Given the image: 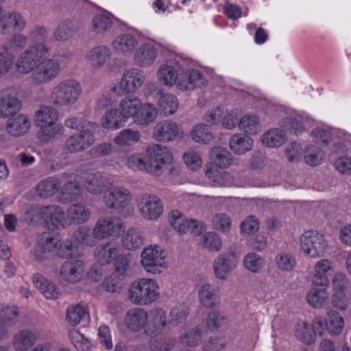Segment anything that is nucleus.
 <instances>
[{"instance_id":"nucleus-24","label":"nucleus","mask_w":351,"mask_h":351,"mask_svg":"<svg viewBox=\"0 0 351 351\" xmlns=\"http://www.w3.org/2000/svg\"><path fill=\"white\" fill-rule=\"evenodd\" d=\"M36 341V335L34 332L24 329L19 331L12 339V344L17 351H26Z\"/></svg>"},{"instance_id":"nucleus-59","label":"nucleus","mask_w":351,"mask_h":351,"mask_svg":"<svg viewBox=\"0 0 351 351\" xmlns=\"http://www.w3.org/2000/svg\"><path fill=\"white\" fill-rule=\"evenodd\" d=\"M82 189L77 182H69L66 183L62 189V198L66 201L75 200L81 195Z\"/></svg>"},{"instance_id":"nucleus-27","label":"nucleus","mask_w":351,"mask_h":351,"mask_svg":"<svg viewBox=\"0 0 351 351\" xmlns=\"http://www.w3.org/2000/svg\"><path fill=\"white\" fill-rule=\"evenodd\" d=\"M230 149L236 154H244L253 147V140L247 135L235 134L229 140Z\"/></svg>"},{"instance_id":"nucleus-26","label":"nucleus","mask_w":351,"mask_h":351,"mask_svg":"<svg viewBox=\"0 0 351 351\" xmlns=\"http://www.w3.org/2000/svg\"><path fill=\"white\" fill-rule=\"evenodd\" d=\"M29 125L30 121L26 116L15 114L8 121L7 130L12 136H21L27 132Z\"/></svg>"},{"instance_id":"nucleus-7","label":"nucleus","mask_w":351,"mask_h":351,"mask_svg":"<svg viewBox=\"0 0 351 351\" xmlns=\"http://www.w3.org/2000/svg\"><path fill=\"white\" fill-rule=\"evenodd\" d=\"M169 221L175 230L180 234L191 232L195 236L201 235L205 230L204 224L197 220L187 219L179 210H171L169 214Z\"/></svg>"},{"instance_id":"nucleus-53","label":"nucleus","mask_w":351,"mask_h":351,"mask_svg":"<svg viewBox=\"0 0 351 351\" xmlns=\"http://www.w3.org/2000/svg\"><path fill=\"white\" fill-rule=\"evenodd\" d=\"M178 74L173 66L165 64L159 69L158 77L160 82L164 85L172 86L176 82Z\"/></svg>"},{"instance_id":"nucleus-44","label":"nucleus","mask_w":351,"mask_h":351,"mask_svg":"<svg viewBox=\"0 0 351 351\" xmlns=\"http://www.w3.org/2000/svg\"><path fill=\"white\" fill-rule=\"evenodd\" d=\"M123 247L129 250H135L143 244V237L140 231L130 228L122 239Z\"/></svg>"},{"instance_id":"nucleus-64","label":"nucleus","mask_w":351,"mask_h":351,"mask_svg":"<svg viewBox=\"0 0 351 351\" xmlns=\"http://www.w3.org/2000/svg\"><path fill=\"white\" fill-rule=\"evenodd\" d=\"M48 32L45 27L42 25H36L34 27L30 32V38L33 40L35 43L34 47H38L40 45H45V42L48 38Z\"/></svg>"},{"instance_id":"nucleus-56","label":"nucleus","mask_w":351,"mask_h":351,"mask_svg":"<svg viewBox=\"0 0 351 351\" xmlns=\"http://www.w3.org/2000/svg\"><path fill=\"white\" fill-rule=\"evenodd\" d=\"M213 228L222 233L228 234L231 229L232 221L230 217L225 213H217L212 219Z\"/></svg>"},{"instance_id":"nucleus-40","label":"nucleus","mask_w":351,"mask_h":351,"mask_svg":"<svg viewBox=\"0 0 351 351\" xmlns=\"http://www.w3.org/2000/svg\"><path fill=\"white\" fill-rule=\"evenodd\" d=\"M77 31V27L75 23L66 19L58 24L56 28L53 36L56 40L64 41L71 38Z\"/></svg>"},{"instance_id":"nucleus-62","label":"nucleus","mask_w":351,"mask_h":351,"mask_svg":"<svg viewBox=\"0 0 351 351\" xmlns=\"http://www.w3.org/2000/svg\"><path fill=\"white\" fill-rule=\"evenodd\" d=\"M275 262L278 269L287 271H291L296 264L294 257L285 252L278 254Z\"/></svg>"},{"instance_id":"nucleus-36","label":"nucleus","mask_w":351,"mask_h":351,"mask_svg":"<svg viewBox=\"0 0 351 351\" xmlns=\"http://www.w3.org/2000/svg\"><path fill=\"white\" fill-rule=\"evenodd\" d=\"M109 180L100 173L89 175L86 182V189L90 193H99L110 185Z\"/></svg>"},{"instance_id":"nucleus-29","label":"nucleus","mask_w":351,"mask_h":351,"mask_svg":"<svg viewBox=\"0 0 351 351\" xmlns=\"http://www.w3.org/2000/svg\"><path fill=\"white\" fill-rule=\"evenodd\" d=\"M319 287L315 286L306 295L308 304L315 308L324 307L328 304L329 300V293L326 290L327 287Z\"/></svg>"},{"instance_id":"nucleus-31","label":"nucleus","mask_w":351,"mask_h":351,"mask_svg":"<svg viewBox=\"0 0 351 351\" xmlns=\"http://www.w3.org/2000/svg\"><path fill=\"white\" fill-rule=\"evenodd\" d=\"M90 217V211L80 204L71 205L67 210V218L71 223L82 224Z\"/></svg>"},{"instance_id":"nucleus-61","label":"nucleus","mask_w":351,"mask_h":351,"mask_svg":"<svg viewBox=\"0 0 351 351\" xmlns=\"http://www.w3.org/2000/svg\"><path fill=\"white\" fill-rule=\"evenodd\" d=\"M259 229V221L254 215L247 216L240 224V232L243 235H250Z\"/></svg>"},{"instance_id":"nucleus-32","label":"nucleus","mask_w":351,"mask_h":351,"mask_svg":"<svg viewBox=\"0 0 351 351\" xmlns=\"http://www.w3.org/2000/svg\"><path fill=\"white\" fill-rule=\"evenodd\" d=\"M125 121L124 116L119 108L107 111L101 120L103 127L111 130L123 127Z\"/></svg>"},{"instance_id":"nucleus-6","label":"nucleus","mask_w":351,"mask_h":351,"mask_svg":"<svg viewBox=\"0 0 351 351\" xmlns=\"http://www.w3.org/2000/svg\"><path fill=\"white\" fill-rule=\"evenodd\" d=\"M49 47L46 45L29 47L19 57L16 62L18 71L21 73H28L34 71L40 62L41 56L48 53Z\"/></svg>"},{"instance_id":"nucleus-48","label":"nucleus","mask_w":351,"mask_h":351,"mask_svg":"<svg viewBox=\"0 0 351 351\" xmlns=\"http://www.w3.org/2000/svg\"><path fill=\"white\" fill-rule=\"evenodd\" d=\"M262 141L267 147H278L285 143L286 136L282 130L272 129L263 136Z\"/></svg>"},{"instance_id":"nucleus-46","label":"nucleus","mask_w":351,"mask_h":351,"mask_svg":"<svg viewBox=\"0 0 351 351\" xmlns=\"http://www.w3.org/2000/svg\"><path fill=\"white\" fill-rule=\"evenodd\" d=\"M295 336L298 339L307 345L315 341V332L312 326L305 322H300L297 324Z\"/></svg>"},{"instance_id":"nucleus-58","label":"nucleus","mask_w":351,"mask_h":351,"mask_svg":"<svg viewBox=\"0 0 351 351\" xmlns=\"http://www.w3.org/2000/svg\"><path fill=\"white\" fill-rule=\"evenodd\" d=\"M69 337L73 346L79 351H89L90 342L76 330H70Z\"/></svg>"},{"instance_id":"nucleus-16","label":"nucleus","mask_w":351,"mask_h":351,"mask_svg":"<svg viewBox=\"0 0 351 351\" xmlns=\"http://www.w3.org/2000/svg\"><path fill=\"white\" fill-rule=\"evenodd\" d=\"M84 271V263L82 260L66 261L60 267V277L69 283H75L81 280Z\"/></svg>"},{"instance_id":"nucleus-49","label":"nucleus","mask_w":351,"mask_h":351,"mask_svg":"<svg viewBox=\"0 0 351 351\" xmlns=\"http://www.w3.org/2000/svg\"><path fill=\"white\" fill-rule=\"evenodd\" d=\"M324 157V152L317 145L308 146L304 152L305 162L311 167H316L320 165Z\"/></svg>"},{"instance_id":"nucleus-12","label":"nucleus","mask_w":351,"mask_h":351,"mask_svg":"<svg viewBox=\"0 0 351 351\" xmlns=\"http://www.w3.org/2000/svg\"><path fill=\"white\" fill-rule=\"evenodd\" d=\"M122 222L117 217H105L99 219L93 230L95 239H101L107 237L117 236L120 234Z\"/></svg>"},{"instance_id":"nucleus-18","label":"nucleus","mask_w":351,"mask_h":351,"mask_svg":"<svg viewBox=\"0 0 351 351\" xmlns=\"http://www.w3.org/2000/svg\"><path fill=\"white\" fill-rule=\"evenodd\" d=\"M179 134L178 125L169 120L158 123L153 130V136L158 141L168 142L175 140Z\"/></svg>"},{"instance_id":"nucleus-13","label":"nucleus","mask_w":351,"mask_h":351,"mask_svg":"<svg viewBox=\"0 0 351 351\" xmlns=\"http://www.w3.org/2000/svg\"><path fill=\"white\" fill-rule=\"evenodd\" d=\"M130 191L121 186L110 187L103 197L105 204L110 208L119 209L125 207L130 200Z\"/></svg>"},{"instance_id":"nucleus-30","label":"nucleus","mask_w":351,"mask_h":351,"mask_svg":"<svg viewBox=\"0 0 351 351\" xmlns=\"http://www.w3.org/2000/svg\"><path fill=\"white\" fill-rule=\"evenodd\" d=\"M209 157L212 163L221 169L228 167L232 162L231 153L221 147H216L212 149Z\"/></svg>"},{"instance_id":"nucleus-20","label":"nucleus","mask_w":351,"mask_h":351,"mask_svg":"<svg viewBox=\"0 0 351 351\" xmlns=\"http://www.w3.org/2000/svg\"><path fill=\"white\" fill-rule=\"evenodd\" d=\"M21 102L12 92H5L0 99V117H12L21 110Z\"/></svg>"},{"instance_id":"nucleus-1","label":"nucleus","mask_w":351,"mask_h":351,"mask_svg":"<svg viewBox=\"0 0 351 351\" xmlns=\"http://www.w3.org/2000/svg\"><path fill=\"white\" fill-rule=\"evenodd\" d=\"M147 158L140 154L130 156L128 159V166L158 176L172 160V155L169 149L160 144L149 145L147 148Z\"/></svg>"},{"instance_id":"nucleus-11","label":"nucleus","mask_w":351,"mask_h":351,"mask_svg":"<svg viewBox=\"0 0 351 351\" xmlns=\"http://www.w3.org/2000/svg\"><path fill=\"white\" fill-rule=\"evenodd\" d=\"M145 80L142 71L132 69L124 72L119 86L114 87V91L118 95L132 93L141 86Z\"/></svg>"},{"instance_id":"nucleus-9","label":"nucleus","mask_w":351,"mask_h":351,"mask_svg":"<svg viewBox=\"0 0 351 351\" xmlns=\"http://www.w3.org/2000/svg\"><path fill=\"white\" fill-rule=\"evenodd\" d=\"M60 71L59 63L52 59L40 60L32 74V78L37 84H44L56 78Z\"/></svg>"},{"instance_id":"nucleus-22","label":"nucleus","mask_w":351,"mask_h":351,"mask_svg":"<svg viewBox=\"0 0 351 351\" xmlns=\"http://www.w3.org/2000/svg\"><path fill=\"white\" fill-rule=\"evenodd\" d=\"M332 263L328 259H322L317 263L314 269L312 282L315 287H328L330 282L328 273L332 271Z\"/></svg>"},{"instance_id":"nucleus-35","label":"nucleus","mask_w":351,"mask_h":351,"mask_svg":"<svg viewBox=\"0 0 351 351\" xmlns=\"http://www.w3.org/2000/svg\"><path fill=\"white\" fill-rule=\"evenodd\" d=\"M110 49L104 45L95 47L88 53V58L95 67H100L104 65L110 60Z\"/></svg>"},{"instance_id":"nucleus-43","label":"nucleus","mask_w":351,"mask_h":351,"mask_svg":"<svg viewBox=\"0 0 351 351\" xmlns=\"http://www.w3.org/2000/svg\"><path fill=\"white\" fill-rule=\"evenodd\" d=\"M157 112L155 108L149 104H141L134 119V122L139 125H147L156 119Z\"/></svg>"},{"instance_id":"nucleus-60","label":"nucleus","mask_w":351,"mask_h":351,"mask_svg":"<svg viewBox=\"0 0 351 351\" xmlns=\"http://www.w3.org/2000/svg\"><path fill=\"white\" fill-rule=\"evenodd\" d=\"M140 139V133L131 129L123 130L114 138V142L120 145H129Z\"/></svg>"},{"instance_id":"nucleus-57","label":"nucleus","mask_w":351,"mask_h":351,"mask_svg":"<svg viewBox=\"0 0 351 351\" xmlns=\"http://www.w3.org/2000/svg\"><path fill=\"white\" fill-rule=\"evenodd\" d=\"M226 317L217 310H214L208 314L206 326L211 331H215L226 324Z\"/></svg>"},{"instance_id":"nucleus-28","label":"nucleus","mask_w":351,"mask_h":351,"mask_svg":"<svg viewBox=\"0 0 351 351\" xmlns=\"http://www.w3.org/2000/svg\"><path fill=\"white\" fill-rule=\"evenodd\" d=\"M137 45V40L129 34L118 36L112 44V47L116 51L124 54H130Z\"/></svg>"},{"instance_id":"nucleus-2","label":"nucleus","mask_w":351,"mask_h":351,"mask_svg":"<svg viewBox=\"0 0 351 351\" xmlns=\"http://www.w3.org/2000/svg\"><path fill=\"white\" fill-rule=\"evenodd\" d=\"M159 294L157 283L152 279L141 278L131 285L129 290L130 300L139 305H146L155 301Z\"/></svg>"},{"instance_id":"nucleus-52","label":"nucleus","mask_w":351,"mask_h":351,"mask_svg":"<svg viewBox=\"0 0 351 351\" xmlns=\"http://www.w3.org/2000/svg\"><path fill=\"white\" fill-rule=\"evenodd\" d=\"M179 338L182 344L189 347H195L202 341V331L197 327H194L181 334Z\"/></svg>"},{"instance_id":"nucleus-3","label":"nucleus","mask_w":351,"mask_h":351,"mask_svg":"<svg viewBox=\"0 0 351 351\" xmlns=\"http://www.w3.org/2000/svg\"><path fill=\"white\" fill-rule=\"evenodd\" d=\"M81 92V86L77 82L66 80L53 87L50 97L54 105L67 106L76 102Z\"/></svg>"},{"instance_id":"nucleus-51","label":"nucleus","mask_w":351,"mask_h":351,"mask_svg":"<svg viewBox=\"0 0 351 351\" xmlns=\"http://www.w3.org/2000/svg\"><path fill=\"white\" fill-rule=\"evenodd\" d=\"M116 248L110 244L106 243L104 245H99L95 252V256L97 263L99 265H106L109 264L113 258Z\"/></svg>"},{"instance_id":"nucleus-47","label":"nucleus","mask_w":351,"mask_h":351,"mask_svg":"<svg viewBox=\"0 0 351 351\" xmlns=\"http://www.w3.org/2000/svg\"><path fill=\"white\" fill-rule=\"evenodd\" d=\"M88 315L86 307L81 304L70 305L66 310V320L73 326L79 324Z\"/></svg>"},{"instance_id":"nucleus-25","label":"nucleus","mask_w":351,"mask_h":351,"mask_svg":"<svg viewBox=\"0 0 351 351\" xmlns=\"http://www.w3.org/2000/svg\"><path fill=\"white\" fill-rule=\"evenodd\" d=\"M156 56V48L151 44H145L136 50L134 60L140 66H147L153 64Z\"/></svg>"},{"instance_id":"nucleus-14","label":"nucleus","mask_w":351,"mask_h":351,"mask_svg":"<svg viewBox=\"0 0 351 351\" xmlns=\"http://www.w3.org/2000/svg\"><path fill=\"white\" fill-rule=\"evenodd\" d=\"M64 124L68 128L79 131L82 138L94 143V133L98 128L95 123L87 120L83 116H77L66 119Z\"/></svg>"},{"instance_id":"nucleus-63","label":"nucleus","mask_w":351,"mask_h":351,"mask_svg":"<svg viewBox=\"0 0 351 351\" xmlns=\"http://www.w3.org/2000/svg\"><path fill=\"white\" fill-rule=\"evenodd\" d=\"M112 21L105 14H97L92 20L93 30L95 33H103L111 27Z\"/></svg>"},{"instance_id":"nucleus-33","label":"nucleus","mask_w":351,"mask_h":351,"mask_svg":"<svg viewBox=\"0 0 351 351\" xmlns=\"http://www.w3.org/2000/svg\"><path fill=\"white\" fill-rule=\"evenodd\" d=\"M140 107H141L140 99L130 96L122 99L119 105V109L124 116L125 121L130 117L134 119Z\"/></svg>"},{"instance_id":"nucleus-10","label":"nucleus","mask_w":351,"mask_h":351,"mask_svg":"<svg viewBox=\"0 0 351 351\" xmlns=\"http://www.w3.org/2000/svg\"><path fill=\"white\" fill-rule=\"evenodd\" d=\"M138 207L143 217L149 220L158 219L163 212V204L160 199L148 193H144L140 197Z\"/></svg>"},{"instance_id":"nucleus-54","label":"nucleus","mask_w":351,"mask_h":351,"mask_svg":"<svg viewBox=\"0 0 351 351\" xmlns=\"http://www.w3.org/2000/svg\"><path fill=\"white\" fill-rule=\"evenodd\" d=\"M259 122L260 119L258 116L247 114L240 119L239 126L246 134L252 135L257 133Z\"/></svg>"},{"instance_id":"nucleus-15","label":"nucleus","mask_w":351,"mask_h":351,"mask_svg":"<svg viewBox=\"0 0 351 351\" xmlns=\"http://www.w3.org/2000/svg\"><path fill=\"white\" fill-rule=\"evenodd\" d=\"M176 82L180 90H191L195 88L206 86L207 80L199 71L191 69L179 73Z\"/></svg>"},{"instance_id":"nucleus-45","label":"nucleus","mask_w":351,"mask_h":351,"mask_svg":"<svg viewBox=\"0 0 351 351\" xmlns=\"http://www.w3.org/2000/svg\"><path fill=\"white\" fill-rule=\"evenodd\" d=\"M158 106L165 116L173 114L178 106L177 98L172 94H162L158 99Z\"/></svg>"},{"instance_id":"nucleus-8","label":"nucleus","mask_w":351,"mask_h":351,"mask_svg":"<svg viewBox=\"0 0 351 351\" xmlns=\"http://www.w3.org/2000/svg\"><path fill=\"white\" fill-rule=\"evenodd\" d=\"M141 264L145 271L152 274L163 273L167 265L165 256L156 247H146L141 254Z\"/></svg>"},{"instance_id":"nucleus-23","label":"nucleus","mask_w":351,"mask_h":351,"mask_svg":"<svg viewBox=\"0 0 351 351\" xmlns=\"http://www.w3.org/2000/svg\"><path fill=\"white\" fill-rule=\"evenodd\" d=\"M147 313L141 308L130 309L125 317L127 327L133 331H138L146 327Z\"/></svg>"},{"instance_id":"nucleus-55","label":"nucleus","mask_w":351,"mask_h":351,"mask_svg":"<svg viewBox=\"0 0 351 351\" xmlns=\"http://www.w3.org/2000/svg\"><path fill=\"white\" fill-rule=\"evenodd\" d=\"M192 138L198 143H208L213 139V135L206 124L201 123L194 127L191 133Z\"/></svg>"},{"instance_id":"nucleus-5","label":"nucleus","mask_w":351,"mask_h":351,"mask_svg":"<svg viewBox=\"0 0 351 351\" xmlns=\"http://www.w3.org/2000/svg\"><path fill=\"white\" fill-rule=\"evenodd\" d=\"M58 114V111L51 106L42 107L36 114L35 122L48 138H54L62 132V128L55 124Z\"/></svg>"},{"instance_id":"nucleus-34","label":"nucleus","mask_w":351,"mask_h":351,"mask_svg":"<svg viewBox=\"0 0 351 351\" xmlns=\"http://www.w3.org/2000/svg\"><path fill=\"white\" fill-rule=\"evenodd\" d=\"M0 22L3 23L2 28L4 30V34L6 33V29L10 31L12 28H16L21 30L25 25V21L23 16L16 12H10L5 14L3 11L2 12V19H1Z\"/></svg>"},{"instance_id":"nucleus-41","label":"nucleus","mask_w":351,"mask_h":351,"mask_svg":"<svg viewBox=\"0 0 351 351\" xmlns=\"http://www.w3.org/2000/svg\"><path fill=\"white\" fill-rule=\"evenodd\" d=\"M199 245L202 248L206 249L210 252H218L222 245L221 239L215 232H207L200 237Z\"/></svg>"},{"instance_id":"nucleus-19","label":"nucleus","mask_w":351,"mask_h":351,"mask_svg":"<svg viewBox=\"0 0 351 351\" xmlns=\"http://www.w3.org/2000/svg\"><path fill=\"white\" fill-rule=\"evenodd\" d=\"M147 321L145 332L149 335L160 333L167 324V315L165 312L158 308L151 309L147 313Z\"/></svg>"},{"instance_id":"nucleus-42","label":"nucleus","mask_w":351,"mask_h":351,"mask_svg":"<svg viewBox=\"0 0 351 351\" xmlns=\"http://www.w3.org/2000/svg\"><path fill=\"white\" fill-rule=\"evenodd\" d=\"M326 329L329 333L339 335L343 330L344 320L343 316L337 311L330 310L327 313L326 318Z\"/></svg>"},{"instance_id":"nucleus-50","label":"nucleus","mask_w":351,"mask_h":351,"mask_svg":"<svg viewBox=\"0 0 351 351\" xmlns=\"http://www.w3.org/2000/svg\"><path fill=\"white\" fill-rule=\"evenodd\" d=\"M93 144V142L88 141L86 138H82V136L74 134L67 139L65 146L69 152L74 153L83 151Z\"/></svg>"},{"instance_id":"nucleus-4","label":"nucleus","mask_w":351,"mask_h":351,"mask_svg":"<svg viewBox=\"0 0 351 351\" xmlns=\"http://www.w3.org/2000/svg\"><path fill=\"white\" fill-rule=\"evenodd\" d=\"M300 246L304 253L311 258L322 256L327 243L323 234L316 230L306 231L300 237Z\"/></svg>"},{"instance_id":"nucleus-39","label":"nucleus","mask_w":351,"mask_h":351,"mask_svg":"<svg viewBox=\"0 0 351 351\" xmlns=\"http://www.w3.org/2000/svg\"><path fill=\"white\" fill-rule=\"evenodd\" d=\"M218 289L209 284H204L199 291V298L201 303L206 307L215 306L218 301Z\"/></svg>"},{"instance_id":"nucleus-17","label":"nucleus","mask_w":351,"mask_h":351,"mask_svg":"<svg viewBox=\"0 0 351 351\" xmlns=\"http://www.w3.org/2000/svg\"><path fill=\"white\" fill-rule=\"evenodd\" d=\"M237 263V258L232 253L219 255L213 262L215 277L220 280L226 279V275L236 267Z\"/></svg>"},{"instance_id":"nucleus-21","label":"nucleus","mask_w":351,"mask_h":351,"mask_svg":"<svg viewBox=\"0 0 351 351\" xmlns=\"http://www.w3.org/2000/svg\"><path fill=\"white\" fill-rule=\"evenodd\" d=\"M39 214L47 223H51L57 229L64 226V213L56 205L42 206Z\"/></svg>"},{"instance_id":"nucleus-37","label":"nucleus","mask_w":351,"mask_h":351,"mask_svg":"<svg viewBox=\"0 0 351 351\" xmlns=\"http://www.w3.org/2000/svg\"><path fill=\"white\" fill-rule=\"evenodd\" d=\"M33 282L35 287L47 299H56L60 294L55 285L42 276L34 278Z\"/></svg>"},{"instance_id":"nucleus-38","label":"nucleus","mask_w":351,"mask_h":351,"mask_svg":"<svg viewBox=\"0 0 351 351\" xmlns=\"http://www.w3.org/2000/svg\"><path fill=\"white\" fill-rule=\"evenodd\" d=\"M60 187L58 179L50 177L40 181L37 185L36 191L40 197L46 198L55 194Z\"/></svg>"}]
</instances>
